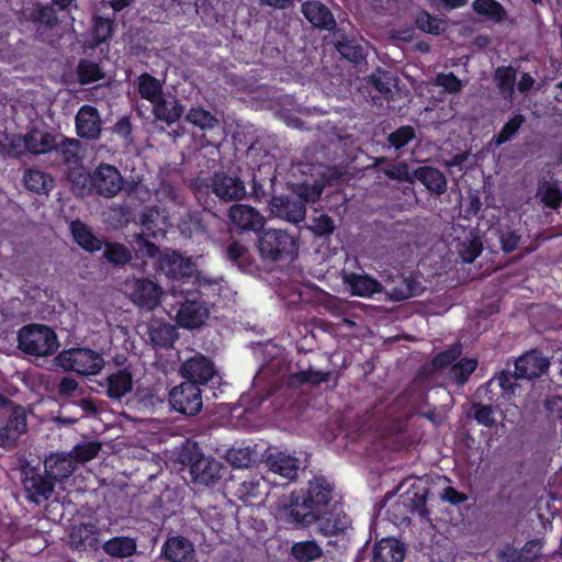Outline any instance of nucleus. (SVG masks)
<instances>
[{"label":"nucleus","instance_id":"obj_24","mask_svg":"<svg viewBox=\"0 0 562 562\" xmlns=\"http://www.w3.org/2000/svg\"><path fill=\"white\" fill-rule=\"evenodd\" d=\"M404 549L392 538L380 540L373 548L372 562H403Z\"/></svg>","mask_w":562,"mask_h":562},{"label":"nucleus","instance_id":"obj_27","mask_svg":"<svg viewBox=\"0 0 562 562\" xmlns=\"http://www.w3.org/2000/svg\"><path fill=\"white\" fill-rule=\"evenodd\" d=\"M26 142L27 153L34 155L46 154L57 146L55 136L42 130L29 132L26 134Z\"/></svg>","mask_w":562,"mask_h":562},{"label":"nucleus","instance_id":"obj_53","mask_svg":"<svg viewBox=\"0 0 562 562\" xmlns=\"http://www.w3.org/2000/svg\"><path fill=\"white\" fill-rule=\"evenodd\" d=\"M516 79L515 70L510 67L498 68L495 72V80L498 88L508 94H512Z\"/></svg>","mask_w":562,"mask_h":562},{"label":"nucleus","instance_id":"obj_14","mask_svg":"<svg viewBox=\"0 0 562 562\" xmlns=\"http://www.w3.org/2000/svg\"><path fill=\"white\" fill-rule=\"evenodd\" d=\"M181 374L183 378L194 384H204L210 381L215 370L213 363L203 356H195L187 360L181 367Z\"/></svg>","mask_w":562,"mask_h":562},{"label":"nucleus","instance_id":"obj_5","mask_svg":"<svg viewBox=\"0 0 562 562\" xmlns=\"http://www.w3.org/2000/svg\"><path fill=\"white\" fill-rule=\"evenodd\" d=\"M57 361L67 371H75L82 375L99 373L104 367L102 356L91 349L74 348L61 351Z\"/></svg>","mask_w":562,"mask_h":562},{"label":"nucleus","instance_id":"obj_55","mask_svg":"<svg viewBox=\"0 0 562 562\" xmlns=\"http://www.w3.org/2000/svg\"><path fill=\"white\" fill-rule=\"evenodd\" d=\"M383 172L389 178H392L395 180L408 181V182H413L414 176H415L413 172H411L408 166L405 162L390 165L383 169Z\"/></svg>","mask_w":562,"mask_h":562},{"label":"nucleus","instance_id":"obj_18","mask_svg":"<svg viewBox=\"0 0 562 562\" xmlns=\"http://www.w3.org/2000/svg\"><path fill=\"white\" fill-rule=\"evenodd\" d=\"M190 473L195 484L209 486L221 477L222 465L214 459L201 457L192 463Z\"/></svg>","mask_w":562,"mask_h":562},{"label":"nucleus","instance_id":"obj_19","mask_svg":"<svg viewBox=\"0 0 562 562\" xmlns=\"http://www.w3.org/2000/svg\"><path fill=\"white\" fill-rule=\"evenodd\" d=\"M548 367V359L532 350L516 360L515 373L519 378L532 379L542 374Z\"/></svg>","mask_w":562,"mask_h":562},{"label":"nucleus","instance_id":"obj_25","mask_svg":"<svg viewBox=\"0 0 562 562\" xmlns=\"http://www.w3.org/2000/svg\"><path fill=\"white\" fill-rule=\"evenodd\" d=\"M304 16L315 26L329 29L334 24L330 11L319 1H306L302 4Z\"/></svg>","mask_w":562,"mask_h":562},{"label":"nucleus","instance_id":"obj_21","mask_svg":"<svg viewBox=\"0 0 562 562\" xmlns=\"http://www.w3.org/2000/svg\"><path fill=\"white\" fill-rule=\"evenodd\" d=\"M194 547L183 537H171L164 544V554L170 562H193Z\"/></svg>","mask_w":562,"mask_h":562},{"label":"nucleus","instance_id":"obj_33","mask_svg":"<svg viewBox=\"0 0 562 562\" xmlns=\"http://www.w3.org/2000/svg\"><path fill=\"white\" fill-rule=\"evenodd\" d=\"M427 488L419 482L414 483L412 488L406 492L405 502L411 506L413 512H416L422 517L428 516L426 508Z\"/></svg>","mask_w":562,"mask_h":562},{"label":"nucleus","instance_id":"obj_56","mask_svg":"<svg viewBox=\"0 0 562 562\" xmlns=\"http://www.w3.org/2000/svg\"><path fill=\"white\" fill-rule=\"evenodd\" d=\"M5 426L16 436V438H19L26 431L27 428L26 416L24 412L21 409L14 411Z\"/></svg>","mask_w":562,"mask_h":562},{"label":"nucleus","instance_id":"obj_59","mask_svg":"<svg viewBox=\"0 0 562 562\" xmlns=\"http://www.w3.org/2000/svg\"><path fill=\"white\" fill-rule=\"evenodd\" d=\"M482 251V245L476 239H471L462 244L460 256L464 262L474 261Z\"/></svg>","mask_w":562,"mask_h":562},{"label":"nucleus","instance_id":"obj_51","mask_svg":"<svg viewBox=\"0 0 562 562\" xmlns=\"http://www.w3.org/2000/svg\"><path fill=\"white\" fill-rule=\"evenodd\" d=\"M397 283L387 292L392 300L403 301L416 294L415 285L411 280L400 278Z\"/></svg>","mask_w":562,"mask_h":562},{"label":"nucleus","instance_id":"obj_61","mask_svg":"<svg viewBox=\"0 0 562 562\" xmlns=\"http://www.w3.org/2000/svg\"><path fill=\"white\" fill-rule=\"evenodd\" d=\"M435 82L450 93L458 92L462 87L461 81L451 72L438 75Z\"/></svg>","mask_w":562,"mask_h":562},{"label":"nucleus","instance_id":"obj_1","mask_svg":"<svg viewBox=\"0 0 562 562\" xmlns=\"http://www.w3.org/2000/svg\"><path fill=\"white\" fill-rule=\"evenodd\" d=\"M159 268L161 271L173 282L171 294L190 292L191 288H186L187 284L196 285V290H201L207 284L205 279H202L200 272L196 270L195 263L190 259L172 251L164 254L159 259Z\"/></svg>","mask_w":562,"mask_h":562},{"label":"nucleus","instance_id":"obj_2","mask_svg":"<svg viewBox=\"0 0 562 562\" xmlns=\"http://www.w3.org/2000/svg\"><path fill=\"white\" fill-rule=\"evenodd\" d=\"M277 521L291 528H307L321 520L300 493L292 492L278 499L273 507Z\"/></svg>","mask_w":562,"mask_h":562},{"label":"nucleus","instance_id":"obj_41","mask_svg":"<svg viewBox=\"0 0 562 562\" xmlns=\"http://www.w3.org/2000/svg\"><path fill=\"white\" fill-rule=\"evenodd\" d=\"M95 526L92 524H82L75 526L70 531V541L75 548L92 546L95 541Z\"/></svg>","mask_w":562,"mask_h":562},{"label":"nucleus","instance_id":"obj_13","mask_svg":"<svg viewBox=\"0 0 562 562\" xmlns=\"http://www.w3.org/2000/svg\"><path fill=\"white\" fill-rule=\"evenodd\" d=\"M231 223L240 231H258L265 224V217L254 207L246 204H235L229 209Z\"/></svg>","mask_w":562,"mask_h":562},{"label":"nucleus","instance_id":"obj_31","mask_svg":"<svg viewBox=\"0 0 562 562\" xmlns=\"http://www.w3.org/2000/svg\"><path fill=\"white\" fill-rule=\"evenodd\" d=\"M414 179H418L428 190L442 193L446 190L447 181L445 176L431 167H422L414 172Z\"/></svg>","mask_w":562,"mask_h":562},{"label":"nucleus","instance_id":"obj_29","mask_svg":"<svg viewBox=\"0 0 562 562\" xmlns=\"http://www.w3.org/2000/svg\"><path fill=\"white\" fill-rule=\"evenodd\" d=\"M70 231L76 243L88 251H97L102 247L101 240H99L90 231V228L80 221H74L70 223Z\"/></svg>","mask_w":562,"mask_h":562},{"label":"nucleus","instance_id":"obj_11","mask_svg":"<svg viewBox=\"0 0 562 562\" xmlns=\"http://www.w3.org/2000/svg\"><path fill=\"white\" fill-rule=\"evenodd\" d=\"M92 186L104 196H113L122 189V177L111 165H100L91 177Z\"/></svg>","mask_w":562,"mask_h":562},{"label":"nucleus","instance_id":"obj_34","mask_svg":"<svg viewBox=\"0 0 562 562\" xmlns=\"http://www.w3.org/2000/svg\"><path fill=\"white\" fill-rule=\"evenodd\" d=\"M0 148L3 153L13 157H20L27 154L26 134L0 135Z\"/></svg>","mask_w":562,"mask_h":562},{"label":"nucleus","instance_id":"obj_10","mask_svg":"<svg viewBox=\"0 0 562 562\" xmlns=\"http://www.w3.org/2000/svg\"><path fill=\"white\" fill-rule=\"evenodd\" d=\"M81 144L78 139L68 138L59 144L58 151L65 165H67L69 172L68 177L74 183H81L86 186L88 181V175L86 173L82 164L80 161Z\"/></svg>","mask_w":562,"mask_h":562},{"label":"nucleus","instance_id":"obj_49","mask_svg":"<svg viewBox=\"0 0 562 562\" xmlns=\"http://www.w3.org/2000/svg\"><path fill=\"white\" fill-rule=\"evenodd\" d=\"M319 522V531L324 536H331L346 530L349 526V520L346 516H337L333 521L326 519L323 515V519Z\"/></svg>","mask_w":562,"mask_h":562},{"label":"nucleus","instance_id":"obj_30","mask_svg":"<svg viewBox=\"0 0 562 562\" xmlns=\"http://www.w3.org/2000/svg\"><path fill=\"white\" fill-rule=\"evenodd\" d=\"M137 544L135 539L130 537H114L103 544L106 554L116 559H124L133 555Z\"/></svg>","mask_w":562,"mask_h":562},{"label":"nucleus","instance_id":"obj_42","mask_svg":"<svg viewBox=\"0 0 562 562\" xmlns=\"http://www.w3.org/2000/svg\"><path fill=\"white\" fill-rule=\"evenodd\" d=\"M187 121L202 130H210L217 125V119L203 108H192L187 116Z\"/></svg>","mask_w":562,"mask_h":562},{"label":"nucleus","instance_id":"obj_12","mask_svg":"<svg viewBox=\"0 0 562 562\" xmlns=\"http://www.w3.org/2000/svg\"><path fill=\"white\" fill-rule=\"evenodd\" d=\"M207 305L200 300H186L177 312V323L184 328H195L209 317Z\"/></svg>","mask_w":562,"mask_h":562},{"label":"nucleus","instance_id":"obj_48","mask_svg":"<svg viewBox=\"0 0 562 562\" xmlns=\"http://www.w3.org/2000/svg\"><path fill=\"white\" fill-rule=\"evenodd\" d=\"M477 361L475 359H462L460 362L454 364L450 374L458 383L463 384L470 374L475 370Z\"/></svg>","mask_w":562,"mask_h":562},{"label":"nucleus","instance_id":"obj_23","mask_svg":"<svg viewBox=\"0 0 562 562\" xmlns=\"http://www.w3.org/2000/svg\"><path fill=\"white\" fill-rule=\"evenodd\" d=\"M342 279L352 295L369 297L382 292L381 284L367 274L345 273Z\"/></svg>","mask_w":562,"mask_h":562},{"label":"nucleus","instance_id":"obj_64","mask_svg":"<svg viewBox=\"0 0 562 562\" xmlns=\"http://www.w3.org/2000/svg\"><path fill=\"white\" fill-rule=\"evenodd\" d=\"M439 497L441 501L447 502L451 505H459L468 499V496L465 494L458 492L451 486L445 487L440 492Z\"/></svg>","mask_w":562,"mask_h":562},{"label":"nucleus","instance_id":"obj_22","mask_svg":"<svg viewBox=\"0 0 562 562\" xmlns=\"http://www.w3.org/2000/svg\"><path fill=\"white\" fill-rule=\"evenodd\" d=\"M23 485L27 498L36 504L47 499L54 490L53 483L40 474L25 472Z\"/></svg>","mask_w":562,"mask_h":562},{"label":"nucleus","instance_id":"obj_15","mask_svg":"<svg viewBox=\"0 0 562 562\" xmlns=\"http://www.w3.org/2000/svg\"><path fill=\"white\" fill-rule=\"evenodd\" d=\"M77 134L87 139H98L101 134V119L98 110L82 105L76 115Z\"/></svg>","mask_w":562,"mask_h":562},{"label":"nucleus","instance_id":"obj_36","mask_svg":"<svg viewBox=\"0 0 562 562\" xmlns=\"http://www.w3.org/2000/svg\"><path fill=\"white\" fill-rule=\"evenodd\" d=\"M24 183L29 190L37 193L48 192L54 187L53 178L41 170H29L24 175Z\"/></svg>","mask_w":562,"mask_h":562},{"label":"nucleus","instance_id":"obj_28","mask_svg":"<svg viewBox=\"0 0 562 562\" xmlns=\"http://www.w3.org/2000/svg\"><path fill=\"white\" fill-rule=\"evenodd\" d=\"M154 104V113L158 120L168 123L176 122L183 112V108L173 97L162 98V95Z\"/></svg>","mask_w":562,"mask_h":562},{"label":"nucleus","instance_id":"obj_38","mask_svg":"<svg viewBox=\"0 0 562 562\" xmlns=\"http://www.w3.org/2000/svg\"><path fill=\"white\" fill-rule=\"evenodd\" d=\"M537 198L548 207L557 209L562 201V192L558 184L550 181L539 183Z\"/></svg>","mask_w":562,"mask_h":562},{"label":"nucleus","instance_id":"obj_3","mask_svg":"<svg viewBox=\"0 0 562 562\" xmlns=\"http://www.w3.org/2000/svg\"><path fill=\"white\" fill-rule=\"evenodd\" d=\"M18 347L30 356L47 357L58 349L59 341L50 327L43 324H31L19 329Z\"/></svg>","mask_w":562,"mask_h":562},{"label":"nucleus","instance_id":"obj_39","mask_svg":"<svg viewBox=\"0 0 562 562\" xmlns=\"http://www.w3.org/2000/svg\"><path fill=\"white\" fill-rule=\"evenodd\" d=\"M138 91L144 99L154 103L162 95V86L153 76L144 74L138 78Z\"/></svg>","mask_w":562,"mask_h":562},{"label":"nucleus","instance_id":"obj_60","mask_svg":"<svg viewBox=\"0 0 562 562\" xmlns=\"http://www.w3.org/2000/svg\"><path fill=\"white\" fill-rule=\"evenodd\" d=\"M414 135V130L412 127L404 126L390 134L389 142L392 146L400 148L413 139Z\"/></svg>","mask_w":562,"mask_h":562},{"label":"nucleus","instance_id":"obj_40","mask_svg":"<svg viewBox=\"0 0 562 562\" xmlns=\"http://www.w3.org/2000/svg\"><path fill=\"white\" fill-rule=\"evenodd\" d=\"M292 555L302 562L314 561L322 557L323 550L315 541H301L291 549Z\"/></svg>","mask_w":562,"mask_h":562},{"label":"nucleus","instance_id":"obj_44","mask_svg":"<svg viewBox=\"0 0 562 562\" xmlns=\"http://www.w3.org/2000/svg\"><path fill=\"white\" fill-rule=\"evenodd\" d=\"M255 458V452L250 447L232 448L225 454L226 461L235 468H247Z\"/></svg>","mask_w":562,"mask_h":562},{"label":"nucleus","instance_id":"obj_63","mask_svg":"<svg viewBox=\"0 0 562 562\" xmlns=\"http://www.w3.org/2000/svg\"><path fill=\"white\" fill-rule=\"evenodd\" d=\"M112 35V22L106 19H98L94 23V36L97 43L106 41Z\"/></svg>","mask_w":562,"mask_h":562},{"label":"nucleus","instance_id":"obj_37","mask_svg":"<svg viewBox=\"0 0 562 562\" xmlns=\"http://www.w3.org/2000/svg\"><path fill=\"white\" fill-rule=\"evenodd\" d=\"M473 10L495 22H501L506 16V11L503 5L496 0H474L472 2Z\"/></svg>","mask_w":562,"mask_h":562},{"label":"nucleus","instance_id":"obj_7","mask_svg":"<svg viewBox=\"0 0 562 562\" xmlns=\"http://www.w3.org/2000/svg\"><path fill=\"white\" fill-rule=\"evenodd\" d=\"M171 406L186 415H196L202 406V396L200 387L192 382H183L173 387L169 393Z\"/></svg>","mask_w":562,"mask_h":562},{"label":"nucleus","instance_id":"obj_32","mask_svg":"<svg viewBox=\"0 0 562 562\" xmlns=\"http://www.w3.org/2000/svg\"><path fill=\"white\" fill-rule=\"evenodd\" d=\"M236 493L244 502H251L268 493L267 483L262 476L251 477L240 483Z\"/></svg>","mask_w":562,"mask_h":562},{"label":"nucleus","instance_id":"obj_54","mask_svg":"<svg viewBox=\"0 0 562 562\" xmlns=\"http://www.w3.org/2000/svg\"><path fill=\"white\" fill-rule=\"evenodd\" d=\"M473 418L485 427H492L495 424L494 412L491 406L483 404H473L472 408Z\"/></svg>","mask_w":562,"mask_h":562},{"label":"nucleus","instance_id":"obj_58","mask_svg":"<svg viewBox=\"0 0 562 562\" xmlns=\"http://www.w3.org/2000/svg\"><path fill=\"white\" fill-rule=\"evenodd\" d=\"M370 81L380 93L387 95L391 92L393 79L389 72L376 71L371 76Z\"/></svg>","mask_w":562,"mask_h":562},{"label":"nucleus","instance_id":"obj_46","mask_svg":"<svg viewBox=\"0 0 562 562\" xmlns=\"http://www.w3.org/2000/svg\"><path fill=\"white\" fill-rule=\"evenodd\" d=\"M100 450V445L97 442H83L81 445H77L71 453H68L72 457L74 462H87L97 457Z\"/></svg>","mask_w":562,"mask_h":562},{"label":"nucleus","instance_id":"obj_35","mask_svg":"<svg viewBox=\"0 0 562 562\" xmlns=\"http://www.w3.org/2000/svg\"><path fill=\"white\" fill-rule=\"evenodd\" d=\"M108 395L121 398L132 390V376L126 371H119L108 378Z\"/></svg>","mask_w":562,"mask_h":562},{"label":"nucleus","instance_id":"obj_9","mask_svg":"<svg viewBox=\"0 0 562 562\" xmlns=\"http://www.w3.org/2000/svg\"><path fill=\"white\" fill-rule=\"evenodd\" d=\"M263 461L272 473L289 481L296 480L301 462L293 454L279 449H269Z\"/></svg>","mask_w":562,"mask_h":562},{"label":"nucleus","instance_id":"obj_50","mask_svg":"<svg viewBox=\"0 0 562 562\" xmlns=\"http://www.w3.org/2000/svg\"><path fill=\"white\" fill-rule=\"evenodd\" d=\"M525 122V117L520 114L512 117L502 128L501 133L494 137V142L497 146L506 143L512 139V137L517 133L521 124Z\"/></svg>","mask_w":562,"mask_h":562},{"label":"nucleus","instance_id":"obj_8","mask_svg":"<svg viewBox=\"0 0 562 562\" xmlns=\"http://www.w3.org/2000/svg\"><path fill=\"white\" fill-rule=\"evenodd\" d=\"M311 508L323 519V515L327 514V507L333 499V486L324 477H315L310 481L306 491L299 492Z\"/></svg>","mask_w":562,"mask_h":562},{"label":"nucleus","instance_id":"obj_43","mask_svg":"<svg viewBox=\"0 0 562 562\" xmlns=\"http://www.w3.org/2000/svg\"><path fill=\"white\" fill-rule=\"evenodd\" d=\"M105 259L114 265H124L132 259L131 250L122 244L108 243L104 248Z\"/></svg>","mask_w":562,"mask_h":562},{"label":"nucleus","instance_id":"obj_16","mask_svg":"<svg viewBox=\"0 0 562 562\" xmlns=\"http://www.w3.org/2000/svg\"><path fill=\"white\" fill-rule=\"evenodd\" d=\"M212 191L223 201L240 200L246 194L243 181L225 173H216L214 176Z\"/></svg>","mask_w":562,"mask_h":562},{"label":"nucleus","instance_id":"obj_52","mask_svg":"<svg viewBox=\"0 0 562 562\" xmlns=\"http://www.w3.org/2000/svg\"><path fill=\"white\" fill-rule=\"evenodd\" d=\"M416 24L422 31L432 34H439L445 30V23L441 20L431 16L427 12H422L417 16Z\"/></svg>","mask_w":562,"mask_h":562},{"label":"nucleus","instance_id":"obj_4","mask_svg":"<svg viewBox=\"0 0 562 562\" xmlns=\"http://www.w3.org/2000/svg\"><path fill=\"white\" fill-rule=\"evenodd\" d=\"M121 290L135 306L145 311H154L165 294L164 289L148 278H127Z\"/></svg>","mask_w":562,"mask_h":562},{"label":"nucleus","instance_id":"obj_47","mask_svg":"<svg viewBox=\"0 0 562 562\" xmlns=\"http://www.w3.org/2000/svg\"><path fill=\"white\" fill-rule=\"evenodd\" d=\"M542 541L541 540H530L524 544V547L518 550L519 562H540L542 557Z\"/></svg>","mask_w":562,"mask_h":562},{"label":"nucleus","instance_id":"obj_45","mask_svg":"<svg viewBox=\"0 0 562 562\" xmlns=\"http://www.w3.org/2000/svg\"><path fill=\"white\" fill-rule=\"evenodd\" d=\"M78 80L81 85L92 83L103 78V72L98 64L82 60L77 68Z\"/></svg>","mask_w":562,"mask_h":562},{"label":"nucleus","instance_id":"obj_20","mask_svg":"<svg viewBox=\"0 0 562 562\" xmlns=\"http://www.w3.org/2000/svg\"><path fill=\"white\" fill-rule=\"evenodd\" d=\"M45 474L53 481L68 479L75 471L76 464L72 457L65 453H54L44 462Z\"/></svg>","mask_w":562,"mask_h":562},{"label":"nucleus","instance_id":"obj_17","mask_svg":"<svg viewBox=\"0 0 562 562\" xmlns=\"http://www.w3.org/2000/svg\"><path fill=\"white\" fill-rule=\"evenodd\" d=\"M269 205L272 214L291 223H300L306 215L305 204L301 200L274 196Z\"/></svg>","mask_w":562,"mask_h":562},{"label":"nucleus","instance_id":"obj_26","mask_svg":"<svg viewBox=\"0 0 562 562\" xmlns=\"http://www.w3.org/2000/svg\"><path fill=\"white\" fill-rule=\"evenodd\" d=\"M140 222L144 233L151 237H157L165 234L170 225L169 217L165 214V212H160L156 209L146 211L143 214Z\"/></svg>","mask_w":562,"mask_h":562},{"label":"nucleus","instance_id":"obj_62","mask_svg":"<svg viewBox=\"0 0 562 562\" xmlns=\"http://www.w3.org/2000/svg\"><path fill=\"white\" fill-rule=\"evenodd\" d=\"M227 258L238 267H244L247 259V249L238 243H233L226 249Z\"/></svg>","mask_w":562,"mask_h":562},{"label":"nucleus","instance_id":"obj_57","mask_svg":"<svg viewBox=\"0 0 562 562\" xmlns=\"http://www.w3.org/2000/svg\"><path fill=\"white\" fill-rule=\"evenodd\" d=\"M323 192V186L315 183L313 186H297L295 194L303 202H315Z\"/></svg>","mask_w":562,"mask_h":562},{"label":"nucleus","instance_id":"obj_6","mask_svg":"<svg viewBox=\"0 0 562 562\" xmlns=\"http://www.w3.org/2000/svg\"><path fill=\"white\" fill-rule=\"evenodd\" d=\"M258 249L265 259L276 261L283 255H293L296 249V240L284 231H265L258 239Z\"/></svg>","mask_w":562,"mask_h":562}]
</instances>
